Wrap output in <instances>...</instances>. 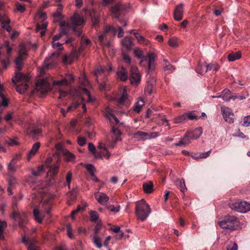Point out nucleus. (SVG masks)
<instances>
[{"label":"nucleus","mask_w":250,"mask_h":250,"mask_svg":"<svg viewBox=\"0 0 250 250\" xmlns=\"http://www.w3.org/2000/svg\"><path fill=\"white\" fill-rule=\"evenodd\" d=\"M166 62V64L164 66L165 70H169V71H173L175 69L174 67L168 63L167 61H165Z\"/></svg>","instance_id":"obj_60"},{"label":"nucleus","mask_w":250,"mask_h":250,"mask_svg":"<svg viewBox=\"0 0 250 250\" xmlns=\"http://www.w3.org/2000/svg\"><path fill=\"white\" fill-rule=\"evenodd\" d=\"M31 172L32 175L36 178L41 176L44 172V166L41 165L37 168V169H31Z\"/></svg>","instance_id":"obj_21"},{"label":"nucleus","mask_w":250,"mask_h":250,"mask_svg":"<svg viewBox=\"0 0 250 250\" xmlns=\"http://www.w3.org/2000/svg\"><path fill=\"white\" fill-rule=\"evenodd\" d=\"M54 85H67L68 82L66 78H63L60 81H55L53 82Z\"/></svg>","instance_id":"obj_40"},{"label":"nucleus","mask_w":250,"mask_h":250,"mask_svg":"<svg viewBox=\"0 0 250 250\" xmlns=\"http://www.w3.org/2000/svg\"><path fill=\"white\" fill-rule=\"evenodd\" d=\"M15 158H13L11 162L9 163L8 166V170L9 172H11L13 173L16 170V168L15 167Z\"/></svg>","instance_id":"obj_36"},{"label":"nucleus","mask_w":250,"mask_h":250,"mask_svg":"<svg viewBox=\"0 0 250 250\" xmlns=\"http://www.w3.org/2000/svg\"><path fill=\"white\" fill-rule=\"evenodd\" d=\"M211 153V150H209L206 152H201L199 153V158L204 159L208 157Z\"/></svg>","instance_id":"obj_63"},{"label":"nucleus","mask_w":250,"mask_h":250,"mask_svg":"<svg viewBox=\"0 0 250 250\" xmlns=\"http://www.w3.org/2000/svg\"><path fill=\"white\" fill-rule=\"evenodd\" d=\"M60 55L59 51L52 53L50 55L46 58L44 61V64L47 68H51L52 65H55L57 63L56 59Z\"/></svg>","instance_id":"obj_7"},{"label":"nucleus","mask_w":250,"mask_h":250,"mask_svg":"<svg viewBox=\"0 0 250 250\" xmlns=\"http://www.w3.org/2000/svg\"><path fill=\"white\" fill-rule=\"evenodd\" d=\"M153 84H149L148 83L147 86L146 87L145 91L146 93L148 94V95H150L153 93Z\"/></svg>","instance_id":"obj_61"},{"label":"nucleus","mask_w":250,"mask_h":250,"mask_svg":"<svg viewBox=\"0 0 250 250\" xmlns=\"http://www.w3.org/2000/svg\"><path fill=\"white\" fill-rule=\"evenodd\" d=\"M62 9L63 6L62 4H58L56 11L52 14L53 17L54 18H59L60 20H62L63 19V16L62 15Z\"/></svg>","instance_id":"obj_24"},{"label":"nucleus","mask_w":250,"mask_h":250,"mask_svg":"<svg viewBox=\"0 0 250 250\" xmlns=\"http://www.w3.org/2000/svg\"><path fill=\"white\" fill-rule=\"evenodd\" d=\"M128 94L126 92V89L124 88L123 90L122 96L117 99V102L121 104H128L129 102L128 100Z\"/></svg>","instance_id":"obj_15"},{"label":"nucleus","mask_w":250,"mask_h":250,"mask_svg":"<svg viewBox=\"0 0 250 250\" xmlns=\"http://www.w3.org/2000/svg\"><path fill=\"white\" fill-rule=\"evenodd\" d=\"M33 215L34 216L35 220L37 222H38L39 223H42V222L43 216H42L40 211L37 208H34Z\"/></svg>","instance_id":"obj_27"},{"label":"nucleus","mask_w":250,"mask_h":250,"mask_svg":"<svg viewBox=\"0 0 250 250\" xmlns=\"http://www.w3.org/2000/svg\"><path fill=\"white\" fill-rule=\"evenodd\" d=\"M184 4L182 3L178 5L174 10V19L177 21H180L183 17Z\"/></svg>","instance_id":"obj_11"},{"label":"nucleus","mask_w":250,"mask_h":250,"mask_svg":"<svg viewBox=\"0 0 250 250\" xmlns=\"http://www.w3.org/2000/svg\"><path fill=\"white\" fill-rule=\"evenodd\" d=\"M19 71H18L17 72H16L14 77L12 79L13 83H16L21 81L26 82L30 79V77L28 75L21 73Z\"/></svg>","instance_id":"obj_13"},{"label":"nucleus","mask_w":250,"mask_h":250,"mask_svg":"<svg viewBox=\"0 0 250 250\" xmlns=\"http://www.w3.org/2000/svg\"><path fill=\"white\" fill-rule=\"evenodd\" d=\"M205 67L206 68L205 72L212 70L215 71H217L219 68V65L216 63L208 64L206 65Z\"/></svg>","instance_id":"obj_31"},{"label":"nucleus","mask_w":250,"mask_h":250,"mask_svg":"<svg viewBox=\"0 0 250 250\" xmlns=\"http://www.w3.org/2000/svg\"><path fill=\"white\" fill-rule=\"evenodd\" d=\"M117 75L118 78L123 81H126L128 78L127 71L123 67L117 72Z\"/></svg>","instance_id":"obj_23"},{"label":"nucleus","mask_w":250,"mask_h":250,"mask_svg":"<svg viewBox=\"0 0 250 250\" xmlns=\"http://www.w3.org/2000/svg\"><path fill=\"white\" fill-rule=\"evenodd\" d=\"M68 34V32L66 31V29H62L60 30V32L59 34L56 35L53 37V42H55L56 41L60 40L62 37V35H67Z\"/></svg>","instance_id":"obj_34"},{"label":"nucleus","mask_w":250,"mask_h":250,"mask_svg":"<svg viewBox=\"0 0 250 250\" xmlns=\"http://www.w3.org/2000/svg\"><path fill=\"white\" fill-rule=\"evenodd\" d=\"M99 218V215L96 211H91L90 212V220L91 222H96Z\"/></svg>","instance_id":"obj_44"},{"label":"nucleus","mask_w":250,"mask_h":250,"mask_svg":"<svg viewBox=\"0 0 250 250\" xmlns=\"http://www.w3.org/2000/svg\"><path fill=\"white\" fill-rule=\"evenodd\" d=\"M62 43L59 42H55L52 41V47L55 49H58L59 50H62L63 47H62Z\"/></svg>","instance_id":"obj_64"},{"label":"nucleus","mask_w":250,"mask_h":250,"mask_svg":"<svg viewBox=\"0 0 250 250\" xmlns=\"http://www.w3.org/2000/svg\"><path fill=\"white\" fill-rule=\"evenodd\" d=\"M147 136H148V133L141 131H138L135 134L136 138L143 139H147Z\"/></svg>","instance_id":"obj_43"},{"label":"nucleus","mask_w":250,"mask_h":250,"mask_svg":"<svg viewBox=\"0 0 250 250\" xmlns=\"http://www.w3.org/2000/svg\"><path fill=\"white\" fill-rule=\"evenodd\" d=\"M243 125L248 127L250 125V115H248L244 117L243 119Z\"/></svg>","instance_id":"obj_59"},{"label":"nucleus","mask_w":250,"mask_h":250,"mask_svg":"<svg viewBox=\"0 0 250 250\" xmlns=\"http://www.w3.org/2000/svg\"><path fill=\"white\" fill-rule=\"evenodd\" d=\"M122 45L127 50H130L133 45L132 39L126 36L121 41Z\"/></svg>","instance_id":"obj_18"},{"label":"nucleus","mask_w":250,"mask_h":250,"mask_svg":"<svg viewBox=\"0 0 250 250\" xmlns=\"http://www.w3.org/2000/svg\"><path fill=\"white\" fill-rule=\"evenodd\" d=\"M36 240H32L30 241L29 243V245L28 246L27 250H40V249L39 247L35 245V244L37 243Z\"/></svg>","instance_id":"obj_41"},{"label":"nucleus","mask_w":250,"mask_h":250,"mask_svg":"<svg viewBox=\"0 0 250 250\" xmlns=\"http://www.w3.org/2000/svg\"><path fill=\"white\" fill-rule=\"evenodd\" d=\"M97 201L102 205H104L108 200L109 197L104 193H100L95 195Z\"/></svg>","instance_id":"obj_19"},{"label":"nucleus","mask_w":250,"mask_h":250,"mask_svg":"<svg viewBox=\"0 0 250 250\" xmlns=\"http://www.w3.org/2000/svg\"><path fill=\"white\" fill-rule=\"evenodd\" d=\"M93 242L98 248L100 249L102 248L101 239L100 237L94 236L93 237Z\"/></svg>","instance_id":"obj_49"},{"label":"nucleus","mask_w":250,"mask_h":250,"mask_svg":"<svg viewBox=\"0 0 250 250\" xmlns=\"http://www.w3.org/2000/svg\"><path fill=\"white\" fill-rule=\"evenodd\" d=\"M188 132L190 134L191 138L194 140L200 137L203 132V129L202 127H198L193 131H188Z\"/></svg>","instance_id":"obj_22"},{"label":"nucleus","mask_w":250,"mask_h":250,"mask_svg":"<svg viewBox=\"0 0 250 250\" xmlns=\"http://www.w3.org/2000/svg\"><path fill=\"white\" fill-rule=\"evenodd\" d=\"M41 129L35 128L31 131L30 135L32 138H36L41 133Z\"/></svg>","instance_id":"obj_45"},{"label":"nucleus","mask_w":250,"mask_h":250,"mask_svg":"<svg viewBox=\"0 0 250 250\" xmlns=\"http://www.w3.org/2000/svg\"><path fill=\"white\" fill-rule=\"evenodd\" d=\"M143 188L144 192L147 194L151 193L153 190V184L151 181H148L143 183Z\"/></svg>","instance_id":"obj_16"},{"label":"nucleus","mask_w":250,"mask_h":250,"mask_svg":"<svg viewBox=\"0 0 250 250\" xmlns=\"http://www.w3.org/2000/svg\"><path fill=\"white\" fill-rule=\"evenodd\" d=\"M168 44L172 47H176L178 46L177 39L175 38H171L169 39Z\"/></svg>","instance_id":"obj_47"},{"label":"nucleus","mask_w":250,"mask_h":250,"mask_svg":"<svg viewBox=\"0 0 250 250\" xmlns=\"http://www.w3.org/2000/svg\"><path fill=\"white\" fill-rule=\"evenodd\" d=\"M86 168L91 176L95 177V174L94 173L95 167L93 165L91 164L87 165L86 166Z\"/></svg>","instance_id":"obj_51"},{"label":"nucleus","mask_w":250,"mask_h":250,"mask_svg":"<svg viewBox=\"0 0 250 250\" xmlns=\"http://www.w3.org/2000/svg\"><path fill=\"white\" fill-rule=\"evenodd\" d=\"M63 62L66 64H71L72 62V58L71 56H68L67 55H64L62 58Z\"/></svg>","instance_id":"obj_53"},{"label":"nucleus","mask_w":250,"mask_h":250,"mask_svg":"<svg viewBox=\"0 0 250 250\" xmlns=\"http://www.w3.org/2000/svg\"><path fill=\"white\" fill-rule=\"evenodd\" d=\"M71 30L73 32L76 34L78 37L82 35V30L81 28H77V26H81L84 24V20L83 17L78 14H75L71 18Z\"/></svg>","instance_id":"obj_3"},{"label":"nucleus","mask_w":250,"mask_h":250,"mask_svg":"<svg viewBox=\"0 0 250 250\" xmlns=\"http://www.w3.org/2000/svg\"><path fill=\"white\" fill-rule=\"evenodd\" d=\"M218 225L222 229L230 230H236L239 228L238 218L234 215H228L223 220L218 221Z\"/></svg>","instance_id":"obj_2"},{"label":"nucleus","mask_w":250,"mask_h":250,"mask_svg":"<svg viewBox=\"0 0 250 250\" xmlns=\"http://www.w3.org/2000/svg\"><path fill=\"white\" fill-rule=\"evenodd\" d=\"M41 146L40 142H36L32 146L31 150L28 153L27 160H30V158L34 156Z\"/></svg>","instance_id":"obj_20"},{"label":"nucleus","mask_w":250,"mask_h":250,"mask_svg":"<svg viewBox=\"0 0 250 250\" xmlns=\"http://www.w3.org/2000/svg\"><path fill=\"white\" fill-rule=\"evenodd\" d=\"M83 92L88 96V102L92 103L93 101V99L90 95V92L86 88L83 89Z\"/></svg>","instance_id":"obj_58"},{"label":"nucleus","mask_w":250,"mask_h":250,"mask_svg":"<svg viewBox=\"0 0 250 250\" xmlns=\"http://www.w3.org/2000/svg\"><path fill=\"white\" fill-rule=\"evenodd\" d=\"M105 70L101 66L98 67L94 73L95 76L96 77V81L98 83V77L102 76L104 73Z\"/></svg>","instance_id":"obj_37"},{"label":"nucleus","mask_w":250,"mask_h":250,"mask_svg":"<svg viewBox=\"0 0 250 250\" xmlns=\"http://www.w3.org/2000/svg\"><path fill=\"white\" fill-rule=\"evenodd\" d=\"M60 163L61 160L59 158L55 163L52 164L51 166L48 167L49 169L48 172H50L51 173V176L53 179L54 178V177L57 175L59 172Z\"/></svg>","instance_id":"obj_12"},{"label":"nucleus","mask_w":250,"mask_h":250,"mask_svg":"<svg viewBox=\"0 0 250 250\" xmlns=\"http://www.w3.org/2000/svg\"><path fill=\"white\" fill-rule=\"evenodd\" d=\"M144 105V101L142 98H140L137 102L135 103L133 106V110L136 113H139Z\"/></svg>","instance_id":"obj_26"},{"label":"nucleus","mask_w":250,"mask_h":250,"mask_svg":"<svg viewBox=\"0 0 250 250\" xmlns=\"http://www.w3.org/2000/svg\"><path fill=\"white\" fill-rule=\"evenodd\" d=\"M27 55V51L25 46L23 44H21L19 50V56L21 57H24L25 56Z\"/></svg>","instance_id":"obj_32"},{"label":"nucleus","mask_w":250,"mask_h":250,"mask_svg":"<svg viewBox=\"0 0 250 250\" xmlns=\"http://www.w3.org/2000/svg\"><path fill=\"white\" fill-rule=\"evenodd\" d=\"M24 59V57H21V56H18V57L16 59L15 62L16 65V68L18 71H20L22 69L23 61Z\"/></svg>","instance_id":"obj_30"},{"label":"nucleus","mask_w":250,"mask_h":250,"mask_svg":"<svg viewBox=\"0 0 250 250\" xmlns=\"http://www.w3.org/2000/svg\"><path fill=\"white\" fill-rule=\"evenodd\" d=\"M155 55L154 53H148L147 56L144 57L142 59L140 64V65H147L148 66V69L149 70L151 69V66L153 65L155 61Z\"/></svg>","instance_id":"obj_10"},{"label":"nucleus","mask_w":250,"mask_h":250,"mask_svg":"<svg viewBox=\"0 0 250 250\" xmlns=\"http://www.w3.org/2000/svg\"><path fill=\"white\" fill-rule=\"evenodd\" d=\"M0 62L3 65V67L4 69H6L8 65L10 64V58L8 57H6V59H2L0 60Z\"/></svg>","instance_id":"obj_57"},{"label":"nucleus","mask_w":250,"mask_h":250,"mask_svg":"<svg viewBox=\"0 0 250 250\" xmlns=\"http://www.w3.org/2000/svg\"><path fill=\"white\" fill-rule=\"evenodd\" d=\"M175 184L182 193H185V192L187 190L184 180L177 179L175 181Z\"/></svg>","instance_id":"obj_25"},{"label":"nucleus","mask_w":250,"mask_h":250,"mask_svg":"<svg viewBox=\"0 0 250 250\" xmlns=\"http://www.w3.org/2000/svg\"><path fill=\"white\" fill-rule=\"evenodd\" d=\"M104 30L105 33H107L108 32H111L114 36L115 35L117 32V29L111 26H106Z\"/></svg>","instance_id":"obj_48"},{"label":"nucleus","mask_w":250,"mask_h":250,"mask_svg":"<svg viewBox=\"0 0 250 250\" xmlns=\"http://www.w3.org/2000/svg\"><path fill=\"white\" fill-rule=\"evenodd\" d=\"M136 39L139 43L144 44L145 45H148L149 42L147 39H145L143 36L136 37Z\"/></svg>","instance_id":"obj_42"},{"label":"nucleus","mask_w":250,"mask_h":250,"mask_svg":"<svg viewBox=\"0 0 250 250\" xmlns=\"http://www.w3.org/2000/svg\"><path fill=\"white\" fill-rule=\"evenodd\" d=\"M28 85L27 83L19 85L17 87V91L20 94L24 93L27 89Z\"/></svg>","instance_id":"obj_38"},{"label":"nucleus","mask_w":250,"mask_h":250,"mask_svg":"<svg viewBox=\"0 0 250 250\" xmlns=\"http://www.w3.org/2000/svg\"><path fill=\"white\" fill-rule=\"evenodd\" d=\"M120 208V206H117L115 207L113 205H109L107 207V208L109 210H110L112 212H115V213L119 211Z\"/></svg>","instance_id":"obj_54"},{"label":"nucleus","mask_w":250,"mask_h":250,"mask_svg":"<svg viewBox=\"0 0 250 250\" xmlns=\"http://www.w3.org/2000/svg\"><path fill=\"white\" fill-rule=\"evenodd\" d=\"M11 217L16 221L18 222L21 228L23 229L26 221V215L25 213H21L18 210H14Z\"/></svg>","instance_id":"obj_5"},{"label":"nucleus","mask_w":250,"mask_h":250,"mask_svg":"<svg viewBox=\"0 0 250 250\" xmlns=\"http://www.w3.org/2000/svg\"><path fill=\"white\" fill-rule=\"evenodd\" d=\"M223 118L225 121L233 123L234 121V115L232 110L229 107H221Z\"/></svg>","instance_id":"obj_8"},{"label":"nucleus","mask_w":250,"mask_h":250,"mask_svg":"<svg viewBox=\"0 0 250 250\" xmlns=\"http://www.w3.org/2000/svg\"><path fill=\"white\" fill-rule=\"evenodd\" d=\"M241 57V54L240 52H231L228 55V59L229 62H233L239 59Z\"/></svg>","instance_id":"obj_28"},{"label":"nucleus","mask_w":250,"mask_h":250,"mask_svg":"<svg viewBox=\"0 0 250 250\" xmlns=\"http://www.w3.org/2000/svg\"><path fill=\"white\" fill-rule=\"evenodd\" d=\"M229 207L234 211L246 212L250 211V204L246 201H237L229 204Z\"/></svg>","instance_id":"obj_4"},{"label":"nucleus","mask_w":250,"mask_h":250,"mask_svg":"<svg viewBox=\"0 0 250 250\" xmlns=\"http://www.w3.org/2000/svg\"><path fill=\"white\" fill-rule=\"evenodd\" d=\"M122 9V5L120 3H118L114 6H113L111 8V12L112 16L117 19H119L120 17V11Z\"/></svg>","instance_id":"obj_17"},{"label":"nucleus","mask_w":250,"mask_h":250,"mask_svg":"<svg viewBox=\"0 0 250 250\" xmlns=\"http://www.w3.org/2000/svg\"><path fill=\"white\" fill-rule=\"evenodd\" d=\"M150 212L151 209L149 206L144 199L136 203L135 214L138 219L144 221Z\"/></svg>","instance_id":"obj_1"},{"label":"nucleus","mask_w":250,"mask_h":250,"mask_svg":"<svg viewBox=\"0 0 250 250\" xmlns=\"http://www.w3.org/2000/svg\"><path fill=\"white\" fill-rule=\"evenodd\" d=\"M50 88L49 84L44 80L42 79L36 83L37 91L42 94H46Z\"/></svg>","instance_id":"obj_9"},{"label":"nucleus","mask_w":250,"mask_h":250,"mask_svg":"<svg viewBox=\"0 0 250 250\" xmlns=\"http://www.w3.org/2000/svg\"><path fill=\"white\" fill-rule=\"evenodd\" d=\"M60 25L61 27V29H66V31L69 32V30L71 29V26L68 22H66L64 21H63L62 20H59Z\"/></svg>","instance_id":"obj_35"},{"label":"nucleus","mask_w":250,"mask_h":250,"mask_svg":"<svg viewBox=\"0 0 250 250\" xmlns=\"http://www.w3.org/2000/svg\"><path fill=\"white\" fill-rule=\"evenodd\" d=\"M231 91L227 88L225 89L222 91V99L225 102H229L230 100L232 99L234 100L237 99V96L231 95Z\"/></svg>","instance_id":"obj_14"},{"label":"nucleus","mask_w":250,"mask_h":250,"mask_svg":"<svg viewBox=\"0 0 250 250\" xmlns=\"http://www.w3.org/2000/svg\"><path fill=\"white\" fill-rule=\"evenodd\" d=\"M17 10L19 11H20L21 13H23L24 12L25 9V5L24 4H21L20 3H17L16 4Z\"/></svg>","instance_id":"obj_62"},{"label":"nucleus","mask_w":250,"mask_h":250,"mask_svg":"<svg viewBox=\"0 0 250 250\" xmlns=\"http://www.w3.org/2000/svg\"><path fill=\"white\" fill-rule=\"evenodd\" d=\"M141 79L140 74L138 68L135 66H132L130 70V80L131 83L137 85L140 83Z\"/></svg>","instance_id":"obj_6"},{"label":"nucleus","mask_w":250,"mask_h":250,"mask_svg":"<svg viewBox=\"0 0 250 250\" xmlns=\"http://www.w3.org/2000/svg\"><path fill=\"white\" fill-rule=\"evenodd\" d=\"M104 114L105 117H107L110 121L112 120V118L114 116V115L113 114L112 110L108 106L105 108Z\"/></svg>","instance_id":"obj_39"},{"label":"nucleus","mask_w":250,"mask_h":250,"mask_svg":"<svg viewBox=\"0 0 250 250\" xmlns=\"http://www.w3.org/2000/svg\"><path fill=\"white\" fill-rule=\"evenodd\" d=\"M187 120V116L182 114L173 119V122L175 124H180L185 122Z\"/></svg>","instance_id":"obj_33"},{"label":"nucleus","mask_w":250,"mask_h":250,"mask_svg":"<svg viewBox=\"0 0 250 250\" xmlns=\"http://www.w3.org/2000/svg\"><path fill=\"white\" fill-rule=\"evenodd\" d=\"M85 206H84V207H81L80 205H79L78 206L77 208L75 210H73L72 212H71V217L73 218V219H74L75 218V215L78 213L79 211H81V210H83L85 209Z\"/></svg>","instance_id":"obj_46"},{"label":"nucleus","mask_w":250,"mask_h":250,"mask_svg":"<svg viewBox=\"0 0 250 250\" xmlns=\"http://www.w3.org/2000/svg\"><path fill=\"white\" fill-rule=\"evenodd\" d=\"M237 245L235 242H230L227 247V250H237Z\"/></svg>","instance_id":"obj_55"},{"label":"nucleus","mask_w":250,"mask_h":250,"mask_svg":"<svg viewBox=\"0 0 250 250\" xmlns=\"http://www.w3.org/2000/svg\"><path fill=\"white\" fill-rule=\"evenodd\" d=\"M62 154L66 156L65 161L67 162L72 161L75 159V155L67 149L63 150Z\"/></svg>","instance_id":"obj_29"},{"label":"nucleus","mask_w":250,"mask_h":250,"mask_svg":"<svg viewBox=\"0 0 250 250\" xmlns=\"http://www.w3.org/2000/svg\"><path fill=\"white\" fill-rule=\"evenodd\" d=\"M134 53L135 55V56L137 57L139 59H142L144 58L143 57V52L142 50H140V49H135L134 50Z\"/></svg>","instance_id":"obj_52"},{"label":"nucleus","mask_w":250,"mask_h":250,"mask_svg":"<svg viewBox=\"0 0 250 250\" xmlns=\"http://www.w3.org/2000/svg\"><path fill=\"white\" fill-rule=\"evenodd\" d=\"M182 139L185 142V144L187 145H188L190 143V141L193 140V139L191 138L190 134H189L188 131L187 132Z\"/></svg>","instance_id":"obj_50"},{"label":"nucleus","mask_w":250,"mask_h":250,"mask_svg":"<svg viewBox=\"0 0 250 250\" xmlns=\"http://www.w3.org/2000/svg\"><path fill=\"white\" fill-rule=\"evenodd\" d=\"M77 143L79 146H83L86 144V139L84 137L78 136L77 138Z\"/></svg>","instance_id":"obj_56"}]
</instances>
